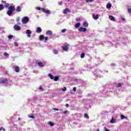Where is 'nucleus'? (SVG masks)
<instances>
[{"label": "nucleus", "mask_w": 131, "mask_h": 131, "mask_svg": "<svg viewBox=\"0 0 131 131\" xmlns=\"http://www.w3.org/2000/svg\"><path fill=\"white\" fill-rule=\"evenodd\" d=\"M15 8L14 6H10L8 8V10L7 12V15L8 16H12V14L14 13V11H15Z\"/></svg>", "instance_id": "nucleus-1"}, {"label": "nucleus", "mask_w": 131, "mask_h": 131, "mask_svg": "<svg viewBox=\"0 0 131 131\" xmlns=\"http://www.w3.org/2000/svg\"><path fill=\"white\" fill-rule=\"evenodd\" d=\"M48 76L51 79H53L54 80V81H58V80H59V78H60V76H56L54 77V76L51 74H49Z\"/></svg>", "instance_id": "nucleus-2"}, {"label": "nucleus", "mask_w": 131, "mask_h": 131, "mask_svg": "<svg viewBox=\"0 0 131 131\" xmlns=\"http://www.w3.org/2000/svg\"><path fill=\"white\" fill-rule=\"evenodd\" d=\"M21 21L23 24H27L29 22V18L27 16H25L23 18Z\"/></svg>", "instance_id": "nucleus-3"}, {"label": "nucleus", "mask_w": 131, "mask_h": 131, "mask_svg": "<svg viewBox=\"0 0 131 131\" xmlns=\"http://www.w3.org/2000/svg\"><path fill=\"white\" fill-rule=\"evenodd\" d=\"M41 11L43 13H45L46 14L50 15L51 14V12L49 10H47L45 8H41Z\"/></svg>", "instance_id": "nucleus-4"}, {"label": "nucleus", "mask_w": 131, "mask_h": 131, "mask_svg": "<svg viewBox=\"0 0 131 131\" xmlns=\"http://www.w3.org/2000/svg\"><path fill=\"white\" fill-rule=\"evenodd\" d=\"M13 28L14 29V30L16 31H19L20 30H21V27H20V26L15 25L14 26Z\"/></svg>", "instance_id": "nucleus-5"}, {"label": "nucleus", "mask_w": 131, "mask_h": 131, "mask_svg": "<svg viewBox=\"0 0 131 131\" xmlns=\"http://www.w3.org/2000/svg\"><path fill=\"white\" fill-rule=\"evenodd\" d=\"M78 31H80V32H86V28L80 27L78 29Z\"/></svg>", "instance_id": "nucleus-6"}, {"label": "nucleus", "mask_w": 131, "mask_h": 131, "mask_svg": "<svg viewBox=\"0 0 131 131\" xmlns=\"http://www.w3.org/2000/svg\"><path fill=\"white\" fill-rule=\"evenodd\" d=\"M69 47L70 45H67L66 46H62V50L63 51H68L69 50Z\"/></svg>", "instance_id": "nucleus-7"}, {"label": "nucleus", "mask_w": 131, "mask_h": 131, "mask_svg": "<svg viewBox=\"0 0 131 131\" xmlns=\"http://www.w3.org/2000/svg\"><path fill=\"white\" fill-rule=\"evenodd\" d=\"M4 83H8V79H4L0 81L1 84H4Z\"/></svg>", "instance_id": "nucleus-8"}, {"label": "nucleus", "mask_w": 131, "mask_h": 131, "mask_svg": "<svg viewBox=\"0 0 131 131\" xmlns=\"http://www.w3.org/2000/svg\"><path fill=\"white\" fill-rule=\"evenodd\" d=\"M92 17L94 20H98L99 19V15L93 14Z\"/></svg>", "instance_id": "nucleus-9"}, {"label": "nucleus", "mask_w": 131, "mask_h": 131, "mask_svg": "<svg viewBox=\"0 0 131 131\" xmlns=\"http://www.w3.org/2000/svg\"><path fill=\"white\" fill-rule=\"evenodd\" d=\"M41 31H42V30L41 29V27H37L36 30V32H37V33H40V32H41Z\"/></svg>", "instance_id": "nucleus-10"}, {"label": "nucleus", "mask_w": 131, "mask_h": 131, "mask_svg": "<svg viewBox=\"0 0 131 131\" xmlns=\"http://www.w3.org/2000/svg\"><path fill=\"white\" fill-rule=\"evenodd\" d=\"M14 71L15 72H19L20 71V68L18 66L14 67Z\"/></svg>", "instance_id": "nucleus-11"}, {"label": "nucleus", "mask_w": 131, "mask_h": 131, "mask_svg": "<svg viewBox=\"0 0 131 131\" xmlns=\"http://www.w3.org/2000/svg\"><path fill=\"white\" fill-rule=\"evenodd\" d=\"M108 18L110 20H111V21H116V20H115V18L112 15H110Z\"/></svg>", "instance_id": "nucleus-12"}, {"label": "nucleus", "mask_w": 131, "mask_h": 131, "mask_svg": "<svg viewBox=\"0 0 131 131\" xmlns=\"http://www.w3.org/2000/svg\"><path fill=\"white\" fill-rule=\"evenodd\" d=\"M46 34H47V35H51V36H52V35H53V32H52V31H50V30L47 31L46 32Z\"/></svg>", "instance_id": "nucleus-13"}, {"label": "nucleus", "mask_w": 131, "mask_h": 131, "mask_svg": "<svg viewBox=\"0 0 131 131\" xmlns=\"http://www.w3.org/2000/svg\"><path fill=\"white\" fill-rule=\"evenodd\" d=\"M68 12H69V13L70 12V10L68 8H66V9H64V10H63V14H67Z\"/></svg>", "instance_id": "nucleus-14"}, {"label": "nucleus", "mask_w": 131, "mask_h": 131, "mask_svg": "<svg viewBox=\"0 0 131 131\" xmlns=\"http://www.w3.org/2000/svg\"><path fill=\"white\" fill-rule=\"evenodd\" d=\"M80 25H81V24L80 23H78L75 25V28H79Z\"/></svg>", "instance_id": "nucleus-15"}, {"label": "nucleus", "mask_w": 131, "mask_h": 131, "mask_svg": "<svg viewBox=\"0 0 131 131\" xmlns=\"http://www.w3.org/2000/svg\"><path fill=\"white\" fill-rule=\"evenodd\" d=\"M83 26H84V27H89V23L86 21H84L83 23Z\"/></svg>", "instance_id": "nucleus-16"}, {"label": "nucleus", "mask_w": 131, "mask_h": 131, "mask_svg": "<svg viewBox=\"0 0 131 131\" xmlns=\"http://www.w3.org/2000/svg\"><path fill=\"white\" fill-rule=\"evenodd\" d=\"M39 40H43L45 39V36L44 35H40L39 37Z\"/></svg>", "instance_id": "nucleus-17"}, {"label": "nucleus", "mask_w": 131, "mask_h": 131, "mask_svg": "<svg viewBox=\"0 0 131 131\" xmlns=\"http://www.w3.org/2000/svg\"><path fill=\"white\" fill-rule=\"evenodd\" d=\"M16 12H21V7L17 6L16 9Z\"/></svg>", "instance_id": "nucleus-18"}, {"label": "nucleus", "mask_w": 131, "mask_h": 131, "mask_svg": "<svg viewBox=\"0 0 131 131\" xmlns=\"http://www.w3.org/2000/svg\"><path fill=\"white\" fill-rule=\"evenodd\" d=\"M38 66H39L40 67H44V65L43 64H42V62H39L37 63Z\"/></svg>", "instance_id": "nucleus-19"}, {"label": "nucleus", "mask_w": 131, "mask_h": 131, "mask_svg": "<svg viewBox=\"0 0 131 131\" xmlns=\"http://www.w3.org/2000/svg\"><path fill=\"white\" fill-rule=\"evenodd\" d=\"M120 117H121V119H126V118H127V117H125L123 115H121Z\"/></svg>", "instance_id": "nucleus-20"}, {"label": "nucleus", "mask_w": 131, "mask_h": 131, "mask_svg": "<svg viewBox=\"0 0 131 131\" xmlns=\"http://www.w3.org/2000/svg\"><path fill=\"white\" fill-rule=\"evenodd\" d=\"M26 33L27 34L30 35V34H31V31H30V30H26Z\"/></svg>", "instance_id": "nucleus-21"}, {"label": "nucleus", "mask_w": 131, "mask_h": 131, "mask_svg": "<svg viewBox=\"0 0 131 131\" xmlns=\"http://www.w3.org/2000/svg\"><path fill=\"white\" fill-rule=\"evenodd\" d=\"M110 122L111 123H115V120H114V117H112V119L111 120Z\"/></svg>", "instance_id": "nucleus-22"}, {"label": "nucleus", "mask_w": 131, "mask_h": 131, "mask_svg": "<svg viewBox=\"0 0 131 131\" xmlns=\"http://www.w3.org/2000/svg\"><path fill=\"white\" fill-rule=\"evenodd\" d=\"M123 83H119L117 84V88H121Z\"/></svg>", "instance_id": "nucleus-23"}, {"label": "nucleus", "mask_w": 131, "mask_h": 131, "mask_svg": "<svg viewBox=\"0 0 131 131\" xmlns=\"http://www.w3.org/2000/svg\"><path fill=\"white\" fill-rule=\"evenodd\" d=\"M84 117L86 118V119H89V118H90V117L89 116V115H88V114H85L84 115Z\"/></svg>", "instance_id": "nucleus-24"}, {"label": "nucleus", "mask_w": 131, "mask_h": 131, "mask_svg": "<svg viewBox=\"0 0 131 131\" xmlns=\"http://www.w3.org/2000/svg\"><path fill=\"white\" fill-rule=\"evenodd\" d=\"M76 21H77V22H80V21H81V19L80 18V17H77L76 18Z\"/></svg>", "instance_id": "nucleus-25"}, {"label": "nucleus", "mask_w": 131, "mask_h": 131, "mask_svg": "<svg viewBox=\"0 0 131 131\" xmlns=\"http://www.w3.org/2000/svg\"><path fill=\"white\" fill-rule=\"evenodd\" d=\"M110 8H111V4L110 3L107 4V5H106V8L110 9Z\"/></svg>", "instance_id": "nucleus-26"}, {"label": "nucleus", "mask_w": 131, "mask_h": 131, "mask_svg": "<svg viewBox=\"0 0 131 131\" xmlns=\"http://www.w3.org/2000/svg\"><path fill=\"white\" fill-rule=\"evenodd\" d=\"M3 55H4V56H5V57H9V54L8 53H7V52H4V53H3Z\"/></svg>", "instance_id": "nucleus-27"}, {"label": "nucleus", "mask_w": 131, "mask_h": 131, "mask_svg": "<svg viewBox=\"0 0 131 131\" xmlns=\"http://www.w3.org/2000/svg\"><path fill=\"white\" fill-rule=\"evenodd\" d=\"M4 10V5L3 4H0V11Z\"/></svg>", "instance_id": "nucleus-28"}, {"label": "nucleus", "mask_w": 131, "mask_h": 131, "mask_svg": "<svg viewBox=\"0 0 131 131\" xmlns=\"http://www.w3.org/2000/svg\"><path fill=\"white\" fill-rule=\"evenodd\" d=\"M13 37H14V36L12 35H9L8 36V38L9 39H12V38H13Z\"/></svg>", "instance_id": "nucleus-29"}, {"label": "nucleus", "mask_w": 131, "mask_h": 131, "mask_svg": "<svg viewBox=\"0 0 131 131\" xmlns=\"http://www.w3.org/2000/svg\"><path fill=\"white\" fill-rule=\"evenodd\" d=\"M84 56H85V54H84V53H82L81 54V58L82 59H83V58H84Z\"/></svg>", "instance_id": "nucleus-30"}, {"label": "nucleus", "mask_w": 131, "mask_h": 131, "mask_svg": "<svg viewBox=\"0 0 131 131\" xmlns=\"http://www.w3.org/2000/svg\"><path fill=\"white\" fill-rule=\"evenodd\" d=\"M44 39H45V40L44 41V42H47V41L49 40V37H45Z\"/></svg>", "instance_id": "nucleus-31"}, {"label": "nucleus", "mask_w": 131, "mask_h": 131, "mask_svg": "<svg viewBox=\"0 0 131 131\" xmlns=\"http://www.w3.org/2000/svg\"><path fill=\"white\" fill-rule=\"evenodd\" d=\"M94 0H86V3H93Z\"/></svg>", "instance_id": "nucleus-32"}, {"label": "nucleus", "mask_w": 131, "mask_h": 131, "mask_svg": "<svg viewBox=\"0 0 131 131\" xmlns=\"http://www.w3.org/2000/svg\"><path fill=\"white\" fill-rule=\"evenodd\" d=\"M53 54L55 55H57L58 54V51L57 50H53Z\"/></svg>", "instance_id": "nucleus-33"}, {"label": "nucleus", "mask_w": 131, "mask_h": 131, "mask_svg": "<svg viewBox=\"0 0 131 131\" xmlns=\"http://www.w3.org/2000/svg\"><path fill=\"white\" fill-rule=\"evenodd\" d=\"M49 124H50L51 126H54V123H52V122H49Z\"/></svg>", "instance_id": "nucleus-34"}, {"label": "nucleus", "mask_w": 131, "mask_h": 131, "mask_svg": "<svg viewBox=\"0 0 131 131\" xmlns=\"http://www.w3.org/2000/svg\"><path fill=\"white\" fill-rule=\"evenodd\" d=\"M66 30H67L66 29H63L61 30V32L62 33H64L66 32Z\"/></svg>", "instance_id": "nucleus-35"}, {"label": "nucleus", "mask_w": 131, "mask_h": 131, "mask_svg": "<svg viewBox=\"0 0 131 131\" xmlns=\"http://www.w3.org/2000/svg\"><path fill=\"white\" fill-rule=\"evenodd\" d=\"M29 117H30V118H33V119H34V118H35V117H34V116H33V115L29 116Z\"/></svg>", "instance_id": "nucleus-36"}, {"label": "nucleus", "mask_w": 131, "mask_h": 131, "mask_svg": "<svg viewBox=\"0 0 131 131\" xmlns=\"http://www.w3.org/2000/svg\"><path fill=\"white\" fill-rule=\"evenodd\" d=\"M14 45L15 47H18V43H17V42H14Z\"/></svg>", "instance_id": "nucleus-37"}, {"label": "nucleus", "mask_w": 131, "mask_h": 131, "mask_svg": "<svg viewBox=\"0 0 131 131\" xmlns=\"http://www.w3.org/2000/svg\"><path fill=\"white\" fill-rule=\"evenodd\" d=\"M66 90H67L66 87H64L63 89H62V92H65V91H66Z\"/></svg>", "instance_id": "nucleus-38"}, {"label": "nucleus", "mask_w": 131, "mask_h": 131, "mask_svg": "<svg viewBox=\"0 0 131 131\" xmlns=\"http://www.w3.org/2000/svg\"><path fill=\"white\" fill-rule=\"evenodd\" d=\"M128 12L129 14L131 13V8H128Z\"/></svg>", "instance_id": "nucleus-39"}, {"label": "nucleus", "mask_w": 131, "mask_h": 131, "mask_svg": "<svg viewBox=\"0 0 131 131\" xmlns=\"http://www.w3.org/2000/svg\"><path fill=\"white\" fill-rule=\"evenodd\" d=\"M36 9H37V10H38V11H40V10H41V8H40V7H37Z\"/></svg>", "instance_id": "nucleus-40"}, {"label": "nucleus", "mask_w": 131, "mask_h": 131, "mask_svg": "<svg viewBox=\"0 0 131 131\" xmlns=\"http://www.w3.org/2000/svg\"><path fill=\"white\" fill-rule=\"evenodd\" d=\"M73 91H74V92H76V88L74 87L73 89Z\"/></svg>", "instance_id": "nucleus-41"}, {"label": "nucleus", "mask_w": 131, "mask_h": 131, "mask_svg": "<svg viewBox=\"0 0 131 131\" xmlns=\"http://www.w3.org/2000/svg\"><path fill=\"white\" fill-rule=\"evenodd\" d=\"M53 110H55L56 111H59V108H54Z\"/></svg>", "instance_id": "nucleus-42"}, {"label": "nucleus", "mask_w": 131, "mask_h": 131, "mask_svg": "<svg viewBox=\"0 0 131 131\" xmlns=\"http://www.w3.org/2000/svg\"><path fill=\"white\" fill-rule=\"evenodd\" d=\"M67 112H68V111H65L63 113V114H67Z\"/></svg>", "instance_id": "nucleus-43"}, {"label": "nucleus", "mask_w": 131, "mask_h": 131, "mask_svg": "<svg viewBox=\"0 0 131 131\" xmlns=\"http://www.w3.org/2000/svg\"><path fill=\"white\" fill-rule=\"evenodd\" d=\"M66 107H67V108H68V107H69V104L68 103H67L66 104Z\"/></svg>", "instance_id": "nucleus-44"}, {"label": "nucleus", "mask_w": 131, "mask_h": 131, "mask_svg": "<svg viewBox=\"0 0 131 131\" xmlns=\"http://www.w3.org/2000/svg\"><path fill=\"white\" fill-rule=\"evenodd\" d=\"M105 130V131H110L108 129H107V127H104Z\"/></svg>", "instance_id": "nucleus-45"}, {"label": "nucleus", "mask_w": 131, "mask_h": 131, "mask_svg": "<svg viewBox=\"0 0 131 131\" xmlns=\"http://www.w3.org/2000/svg\"><path fill=\"white\" fill-rule=\"evenodd\" d=\"M39 89V90H41V91H43V89L41 88V86H40Z\"/></svg>", "instance_id": "nucleus-46"}, {"label": "nucleus", "mask_w": 131, "mask_h": 131, "mask_svg": "<svg viewBox=\"0 0 131 131\" xmlns=\"http://www.w3.org/2000/svg\"><path fill=\"white\" fill-rule=\"evenodd\" d=\"M121 19H122V21H125V19H124V18L122 17Z\"/></svg>", "instance_id": "nucleus-47"}, {"label": "nucleus", "mask_w": 131, "mask_h": 131, "mask_svg": "<svg viewBox=\"0 0 131 131\" xmlns=\"http://www.w3.org/2000/svg\"><path fill=\"white\" fill-rule=\"evenodd\" d=\"M2 4H6V2L2 1Z\"/></svg>", "instance_id": "nucleus-48"}, {"label": "nucleus", "mask_w": 131, "mask_h": 131, "mask_svg": "<svg viewBox=\"0 0 131 131\" xmlns=\"http://www.w3.org/2000/svg\"><path fill=\"white\" fill-rule=\"evenodd\" d=\"M111 66H115V63H112Z\"/></svg>", "instance_id": "nucleus-49"}, {"label": "nucleus", "mask_w": 131, "mask_h": 131, "mask_svg": "<svg viewBox=\"0 0 131 131\" xmlns=\"http://www.w3.org/2000/svg\"><path fill=\"white\" fill-rule=\"evenodd\" d=\"M6 8H8V7H9V4H7L6 5Z\"/></svg>", "instance_id": "nucleus-50"}, {"label": "nucleus", "mask_w": 131, "mask_h": 131, "mask_svg": "<svg viewBox=\"0 0 131 131\" xmlns=\"http://www.w3.org/2000/svg\"><path fill=\"white\" fill-rule=\"evenodd\" d=\"M3 130H4V131H6V129H5V128H3H3L2 129Z\"/></svg>", "instance_id": "nucleus-51"}, {"label": "nucleus", "mask_w": 131, "mask_h": 131, "mask_svg": "<svg viewBox=\"0 0 131 131\" xmlns=\"http://www.w3.org/2000/svg\"><path fill=\"white\" fill-rule=\"evenodd\" d=\"M18 120H21V118L19 117L18 118Z\"/></svg>", "instance_id": "nucleus-52"}, {"label": "nucleus", "mask_w": 131, "mask_h": 131, "mask_svg": "<svg viewBox=\"0 0 131 131\" xmlns=\"http://www.w3.org/2000/svg\"><path fill=\"white\" fill-rule=\"evenodd\" d=\"M59 111H63V109L59 110Z\"/></svg>", "instance_id": "nucleus-53"}, {"label": "nucleus", "mask_w": 131, "mask_h": 131, "mask_svg": "<svg viewBox=\"0 0 131 131\" xmlns=\"http://www.w3.org/2000/svg\"><path fill=\"white\" fill-rule=\"evenodd\" d=\"M3 128V127H1V128H0V131L2 130V129Z\"/></svg>", "instance_id": "nucleus-54"}, {"label": "nucleus", "mask_w": 131, "mask_h": 131, "mask_svg": "<svg viewBox=\"0 0 131 131\" xmlns=\"http://www.w3.org/2000/svg\"><path fill=\"white\" fill-rule=\"evenodd\" d=\"M31 37V35H29V36H28V37Z\"/></svg>", "instance_id": "nucleus-55"}, {"label": "nucleus", "mask_w": 131, "mask_h": 131, "mask_svg": "<svg viewBox=\"0 0 131 131\" xmlns=\"http://www.w3.org/2000/svg\"><path fill=\"white\" fill-rule=\"evenodd\" d=\"M40 2H43V0H40Z\"/></svg>", "instance_id": "nucleus-56"}, {"label": "nucleus", "mask_w": 131, "mask_h": 131, "mask_svg": "<svg viewBox=\"0 0 131 131\" xmlns=\"http://www.w3.org/2000/svg\"><path fill=\"white\" fill-rule=\"evenodd\" d=\"M2 30V28L0 27V31Z\"/></svg>", "instance_id": "nucleus-57"}, {"label": "nucleus", "mask_w": 131, "mask_h": 131, "mask_svg": "<svg viewBox=\"0 0 131 131\" xmlns=\"http://www.w3.org/2000/svg\"><path fill=\"white\" fill-rule=\"evenodd\" d=\"M100 130V129H98L97 130V131H99Z\"/></svg>", "instance_id": "nucleus-58"}]
</instances>
